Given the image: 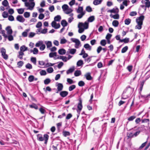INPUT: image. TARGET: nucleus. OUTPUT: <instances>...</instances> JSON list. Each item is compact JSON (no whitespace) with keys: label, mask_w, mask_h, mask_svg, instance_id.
I'll list each match as a JSON object with an SVG mask.
<instances>
[{"label":"nucleus","mask_w":150,"mask_h":150,"mask_svg":"<svg viewBox=\"0 0 150 150\" xmlns=\"http://www.w3.org/2000/svg\"><path fill=\"white\" fill-rule=\"evenodd\" d=\"M71 40L73 42L75 43V47L76 48H78L81 46V45L80 41L78 39L71 38Z\"/></svg>","instance_id":"5"},{"label":"nucleus","mask_w":150,"mask_h":150,"mask_svg":"<svg viewBox=\"0 0 150 150\" xmlns=\"http://www.w3.org/2000/svg\"><path fill=\"white\" fill-rule=\"evenodd\" d=\"M6 30L7 32V35L12 34L13 33L12 29L10 26H8L6 28Z\"/></svg>","instance_id":"10"},{"label":"nucleus","mask_w":150,"mask_h":150,"mask_svg":"<svg viewBox=\"0 0 150 150\" xmlns=\"http://www.w3.org/2000/svg\"><path fill=\"white\" fill-rule=\"evenodd\" d=\"M128 47L127 46H126L123 47L122 50L121 52L122 53H124L125 52L128 50Z\"/></svg>","instance_id":"42"},{"label":"nucleus","mask_w":150,"mask_h":150,"mask_svg":"<svg viewBox=\"0 0 150 150\" xmlns=\"http://www.w3.org/2000/svg\"><path fill=\"white\" fill-rule=\"evenodd\" d=\"M54 71V70L52 67H50L47 69V71L49 73H52Z\"/></svg>","instance_id":"35"},{"label":"nucleus","mask_w":150,"mask_h":150,"mask_svg":"<svg viewBox=\"0 0 150 150\" xmlns=\"http://www.w3.org/2000/svg\"><path fill=\"white\" fill-rule=\"evenodd\" d=\"M73 13H71L69 15V16L70 17L68 18V22L69 23H71L74 19L73 17Z\"/></svg>","instance_id":"30"},{"label":"nucleus","mask_w":150,"mask_h":150,"mask_svg":"<svg viewBox=\"0 0 150 150\" xmlns=\"http://www.w3.org/2000/svg\"><path fill=\"white\" fill-rule=\"evenodd\" d=\"M68 93L67 91H62L60 92V95L63 97H64L67 96L68 94Z\"/></svg>","instance_id":"12"},{"label":"nucleus","mask_w":150,"mask_h":150,"mask_svg":"<svg viewBox=\"0 0 150 150\" xmlns=\"http://www.w3.org/2000/svg\"><path fill=\"white\" fill-rule=\"evenodd\" d=\"M38 50L36 48H34L33 49V54H38Z\"/></svg>","instance_id":"57"},{"label":"nucleus","mask_w":150,"mask_h":150,"mask_svg":"<svg viewBox=\"0 0 150 150\" xmlns=\"http://www.w3.org/2000/svg\"><path fill=\"white\" fill-rule=\"evenodd\" d=\"M81 74V72L80 70H76L75 71L74 74L75 76H78Z\"/></svg>","instance_id":"31"},{"label":"nucleus","mask_w":150,"mask_h":150,"mask_svg":"<svg viewBox=\"0 0 150 150\" xmlns=\"http://www.w3.org/2000/svg\"><path fill=\"white\" fill-rule=\"evenodd\" d=\"M80 14L78 15L77 18L79 19L81 18L83 16L85 15V13H79Z\"/></svg>","instance_id":"50"},{"label":"nucleus","mask_w":150,"mask_h":150,"mask_svg":"<svg viewBox=\"0 0 150 150\" xmlns=\"http://www.w3.org/2000/svg\"><path fill=\"white\" fill-rule=\"evenodd\" d=\"M83 106L82 104V101L81 100H79V102L77 106L78 109L77 110V111L78 113L80 115V112L82 109Z\"/></svg>","instance_id":"7"},{"label":"nucleus","mask_w":150,"mask_h":150,"mask_svg":"<svg viewBox=\"0 0 150 150\" xmlns=\"http://www.w3.org/2000/svg\"><path fill=\"white\" fill-rule=\"evenodd\" d=\"M85 76L87 80H91L92 79V77L90 75V74L89 73L86 74L85 75Z\"/></svg>","instance_id":"18"},{"label":"nucleus","mask_w":150,"mask_h":150,"mask_svg":"<svg viewBox=\"0 0 150 150\" xmlns=\"http://www.w3.org/2000/svg\"><path fill=\"white\" fill-rule=\"evenodd\" d=\"M81 26L83 27L84 29H87L88 27V23L87 21H86L84 23L80 22L79 23Z\"/></svg>","instance_id":"8"},{"label":"nucleus","mask_w":150,"mask_h":150,"mask_svg":"<svg viewBox=\"0 0 150 150\" xmlns=\"http://www.w3.org/2000/svg\"><path fill=\"white\" fill-rule=\"evenodd\" d=\"M57 89L58 91H62L63 87V85L62 83H58L57 85Z\"/></svg>","instance_id":"14"},{"label":"nucleus","mask_w":150,"mask_h":150,"mask_svg":"<svg viewBox=\"0 0 150 150\" xmlns=\"http://www.w3.org/2000/svg\"><path fill=\"white\" fill-rule=\"evenodd\" d=\"M19 55L18 57L20 59H23V56L24 54V53L21 51H19L18 52Z\"/></svg>","instance_id":"27"},{"label":"nucleus","mask_w":150,"mask_h":150,"mask_svg":"<svg viewBox=\"0 0 150 150\" xmlns=\"http://www.w3.org/2000/svg\"><path fill=\"white\" fill-rule=\"evenodd\" d=\"M64 63L62 62H60L57 65V67L59 69H60L63 66Z\"/></svg>","instance_id":"63"},{"label":"nucleus","mask_w":150,"mask_h":150,"mask_svg":"<svg viewBox=\"0 0 150 150\" xmlns=\"http://www.w3.org/2000/svg\"><path fill=\"white\" fill-rule=\"evenodd\" d=\"M30 60L34 64L36 65V59L35 57H32L31 58Z\"/></svg>","instance_id":"39"},{"label":"nucleus","mask_w":150,"mask_h":150,"mask_svg":"<svg viewBox=\"0 0 150 150\" xmlns=\"http://www.w3.org/2000/svg\"><path fill=\"white\" fill-rule=\"evenodd\" d=\"M111 10L112 13H117L119 12V9L116 7H115Z\"/></svg>","instance_id":"25"},{"label":"nucleus","mask_w":150,"mask_h":150,"mask_svg":"<svg viewBox=\"0 0 150 150\" xmlns=\"http://www.w3.org/2000/svg\"><path fill=\"white\" fill-rule=\"evenodd\" d=\"M63 134L64 136L65 137L70 135V133L69 132L65 131H64L63 132Z\"/></svg>","instance_id":"32"},{"label":"nucleus","mask_w":150,"mask_h":150,"mask_svg":"<svg viewBox=\"0 0 150 150\" xmlns=\"http://www.w3.org/2000/svg\"><path fill=\"white\" fill-rule=\"evenodd\" d=\"M67 81L70 84H72L74 83L73 80L70 79H67Z\"/></svg>","instance_id":"59"},{"label":"nucleus","mask_w":150,"mask_h":150,"mask_svg":"<svg viewBox=\"0 0 150 150\" xmlns=\"http://www.w3.org/2000/svg\"><path fill=\"white\" fill-rule=\"evenodd\" d=\"M46 43L47 48H49L51 47L52 44L51 42L49 41Z\"/></svg>","instance_id":"54"},{"label":"nucleus","mask_w":150,"mask_h":150,"mask_svg":"<svg viewBox=\"0 0 150 150\" xmlns=\"http://www.w3.org/2000/svg\"><path fill=\"white\" fill-rule=\"evenodd\" d=\"M129 39L128 38H126L125 39H122L120 40V42H124L125 43H127L129 42Z\"/></svg>","instance_id":"33"},{"label":"nucleus","mask_w":150,"mask_h":150,"mask_svg":"<svg viewBox=\"0 0 150 150\" xmlns=\"http://www.w3.org/2000/svg\"><path fill=\"white\" fill-rule=\"evenodd\" d=\"M2 4L5 7L8 6V8H9V4L7 0H4L2 2Z\"/></svg>","instance_id":"24"},{"label":"nucleus","mask_w":150,"mask_h":150,"mask_svg":"<svg viewBox=\"0 0 150 150\" xmlns=\"http://www.w3.org/2000/svg\"><path fill=\"white\" fill-rule=\"evenodd\" d=\"M40 74L41 76L45 75L47 73L45 70H42L40 71Z\"/></svg>","instance_id":"55"},{"label":"nucleus","mask_w":150,"mask_h":150,"mask_svg":"<svg viewBox=\"0 0 150 150\" xmlns=\"http://www.w3.org/2000/svg\"><path fill=\"white\" fill-rule=\"evenodd\" d=\"M85 85L84 82L82 81H80L78 83V85L80 86H83Z\"/></svg>","instance_id":"58"},{"label":"nucleus","mask_w":150,"mask_h":150,"mask_svg":"<svg viewBox=\"0 0 150 150\" xmlns=\"http://www.w3.org/2000/svg\"><path fill=\"white\" fill-rule=\"evenodd\" d=\"M112 36L111 34L108 33L106 36V39L107 40H109L111 38Z\"/></svg>","instance_id":"62"},{"label":"nucleus","mask_w":150,"mask_h":150,"mask_svg":"<svg viewBox=\"0 0 150 150\" xmlns=\"http://www.w3.org/2000/svg\"><path fill=\"white\" fill-rule=\"evenodd\" d=\"M51 80L49 79H47L44 81V84L45 85L48 84L50 83Z\"/></svg>","instance_id":"49"},{"label":"nucleus","mask_w":150,"mask_h":150,"mask_svg":"<svg viewBox=\"0 0 150 150\" xmlns=\"http://www.w3.org/2000/svg\"><path fill=\"white\" fill-rule=\"evenodd\" d=\"M25 67L26 68L28 69H31L32 68V66L30 64L28 63L25 66Z\"/></svg>","instance_id":"56"},{"label":"nucleus","mask_w":150,"mask_h":150,"mask_svg":"<svg viewBox=\"0 0 150 150\" xmlns=\"http://www.w3.org/2000/svg\"><path fill=\"white\" fill-rule=\"evenodd\" d=\"M83 64V61L82 60H79L77 62L76 64L78 66H80Z\"/></svg>","instance_id":"46"},{"label":"nucleus","mask_w":150,"mask_h":150,"mask_svg":"<svg viewBox=\"0 0 150 150\" xmlns=\"http://www.w3.org/2000/svg\"><path fill=\"white\" fill-rule=\"evenodd\" d=\"M61 17L60 15H57L54 18V20L56 21H59L61 19Z\"/></svg>","instance_id":"38"},{"label":"nucleus","mask_w":150,"mask_h":150,"mask_svg":"<svg viewBox=\"0 0 150 150\" xmlns=\"http://www.w3.org/2000/svg\"><path fill=\"white\" fill-rule=\"evenodd\" d=\"M67 40L64 38L61 39L60 40V43L61 44H64L66 43Z\"/></svg>","instance_id":"43"},{"label":"nucleus","mask_w":150,"mask_h":150,"mask_svg":"<svg viewBox=\"0 0 150 150\" xmlns=\"http://www.w3.org/2000/svg\"><path fill=\"white\" fill-rule=\"evenodd\" d=\"M137 15V13L136 11H132L130 13L129 15L131 16H134Z\"/></svg>","instance_id":"60"},{"label":"nucleus","mask_w":150,"mask_h":150,"mask_svg":"<svg viewBox=\"0 0 150 150\" xmlns=\"http://www.w3.org/2000/svg\"><path fill=\"white\" fill-rule=\"evenodd\" d=\"M86 10V11L89 12H90L92 11V8L89 6H87Z\"/></svg>","instance_id":"47"},{"label":"nucleus","mask_w":150,"mask_h":150,"mask_svg":"<svg viewBox=\"0 0 150 150\" xmlns=\"http://www.w3.org/2000/svg\"><path fill=\"white\" fill-rule=\"evenodd\" d=\"M16 19L18 21L22 23L25 20L23 16L21 15L18 16L16 18Z\"/></svg>","instance_id":"9"},{"label":"nucleus","mask_w":150,"mask_h":150,"mask_svg":"<svg viewBox=\"0 0 150 150\" xmlns=\"http://www.w3.org/2000/svg\"><path fill=\"white\" fill-rule=\"evenodd\" d=\"M23 64V62L22 61H20L19 62H18L17 64L19 67H21Z\"/></svg>","instance_id":"61"},{"label":"nucleus","mask_w":150,"mask_h":150,"mask_svg":"<svg viewBox=\"0 0 150 150\" xmlns=\"http://www.w3.org/2000/svg\"><path fill=\"white\" fill-rule=\"evenodd\" d=\"M110 16L111 18H113L115 19H118L119 18V16L118 14H116L114 15H112V14H111L110 15Z\"/></svg>","instance_id":"19"},{"label":"nucleus","mask_w":150,"mask_h":150,"mask_svg":"<svg viewBox=\"0 0 150 150\" xmlns=\"http://www.w3.org/2000/svg\"><path fill=\"white\" fill-rule=\"evenodd\" d=\"M1 52L3 58L5 59H7L8 58V55L6 54V50L4 48H2L1 49Z\"/></svg>","instance_id":"6"},{"label":"nucleus","mask_w":150,"mask_h":150,"mask_svg":"<svg viewBox=\"0 0 150 150\" xmlns=\"http://www.w3.org/2000/svg\"><path fill=\"white\" fill-rule=\"evenodd\" d=\"M43 43V42L42 41H40L38 42L35 44V46L36 47H39L40 46H41L42 44Z\"/></svg>","instance_id":"51"},{"label":"nucleus","mask_w":150,"mask_h":150,"mask_svg":"<svg viewBox=\"0 0 150 150\" xmlns=\"http://www.w3.org/2000/svg\"><path fill=\"white\" fill-rule=\"evenodd\" d=\"M145 4L146 7L149 8L150 6V2L149 1H146Z\"/></svg>","instance_id":"64"},{"label":"nucleus","mask_w":150,"mask_h":150,"mask_svg":"<svg viewBox=\"0 0 150 150\" xmlns=\"http://www.w3.org/2000/svg\"><path fill=\"white\" fill-rule=\"evenodd\" d=\"M78 28H79L78 32L79 33H82L85 29L82 27L79 24L78 25Z\"/></svg>","instance_id":"17"},{"label":"nucleus","mask_w":150,"mask_h":150,"mask_svg":"<svg viewBox=\"0 0 150 150\" xmlns=\"http://www.w3.org/2000/svg\"><path fill=\"white\" fill-rule=\"evenodd\" d=\"M49 136L47 134H45L43 137L42 135L38 134L37 135V139L38 140L40 141H45V144H46L49 139Z\"/></svg>","instance_id":"2"},{"label":"nucleus","mask_w":150,"mask_h":150,"mask_svg":"<svg viewBox=\"0 0 150 150\" xmlns=\"http://www.w3.org/2000/svg\"><path fill=\"white\" fill-rule=\"evenodd\" d=\"M76 12L78 13H85V11H83V7L81 6L79 7L76 10Z\"/></svg>","instance_id":"13"},{"label":"nucleus","mask_w":150,"mask_h":150,"mask_svg":"<svg viewBox=\"0 0 150 150\" xmlns=\"http://www.w3.org/2000/svg\"><path fill=\"white\" fill-rule=\"evenodd\" d=\"M58 53L61 55L64 54L66 52L65 50L64 49H61L58 50Z\"/></svg>","instance_id":"16"},{"label":"nucleus","mask_w":150,"mask_h":150,"mask_svg":"<svg viewBox=\"0 0 150 150\" xmlns=\"http://www.w3.org/2000/svg\"><path fill=\"white\" fill-rule=\"evenodd\" d=\"M56 54H57V53L56 52H50L49 54V56L51 58L54 57V56H56Z\"/></svg>","instance_id":"37"},{"label":"nucleus","mask_w":150,"mask_h":150,"mask_svg":"<svg viewBox=\"0 0 150 150\" xmlns=\"http://www.w3.org/2000/svg\"><path fill=\"white\" fill-rule=\"evenodd\" d=\"M34 0H29L30 3L28 2H25V6L26 7H28V9H29L30 10H32L33 9V8L35 6V3L33 1Z\"/></svg>","instance_id":"4"},{"label":"nucleus","mask_w":150,"mask_h":150,"mask_svg":"<svg viewBox=\"0 0 150 150\" xmlns=\"http://www.w3.org/2000/svg\"><path fill=\"white\" fill-rule=\"evenodd\" d=\"M95 19V16H92L89 17L88 19V21L89 22H92L94 21Z\"/></svg>","instance_id":"22"},{"label":"nucleus","mask_w":150,"mask_h":150,"mask_svg":"<svg viewBox=\"0 0 150 150\" xmlns=\"http://www.w3.org/2000/svg\"><path fill=\"white\" fill-rule=\"evenodd\" d=\"M144 19V16H141L138 17L136 19V22L137 24V25L135 26V29L139 30L141 29L142 28V25L143 24V21Z\"/></svg>","instance_id":"1"},{"label":"nucleus","mask_w":150,"mask_h":150,"mask_svg":"<svg viewBox=\"0 0 150 150\" xmlns=\"http://www.w3.org/2000/svg\"><path fill=\"white\" fill-rule=\"evenodd\" d=\"M61 24L63 27H64L67 26V23L65 20H62L61 21Z\"/></svg>","instance_id":"34"},{"label":"nucleus","mask_w":150,"mask_h":150,"mask_svg":"<svg viewBox=\"0 0 150 150\" xmlns=\"http://www.w3.org/2000/svg\"><path fill=\"white\" fill-rule=\"evenodd\" d=\"M84 47L87 50H91V47L88 44H85L84 45Z\"/></svg>","instance_id":"26"},{"label":"nucleus","mask_w":150,"mask_h":150,"mask_svg":"<svg viewBox=\"0 0 150 150\" xmlns=\"http://www.w3.org/2000/svg\"><path fill=\"white\" fill-rule=\"evenodd\" d=\"M30 15V13L27 12H25L24 14V16L26 18H29Z\"/></svg>","instance_id":"48"},{"label":"nucleus","mask_w":150,"mask_h":150,"mask_svg":"<svg viewBox=\"0 0 150 150\" xmlns=\"http://www.w3.org/2000/svg\"><path fill=\"white\" fill-rule=\"evenodd\" d=\"M30 31V29H28L25 30L22 33V35L24 37H26L27 36L28 33Z\"/></svg>","instance_id":"15"},{"label":"nucleus","mask_w":150,"mask_h":150,"mask_svg":"<svg viewBox=\"0 0 150 150\" xmlns=\"http://www.w3.org/2000/svg\"><path fill=\"white\" fill-rule=\"evenodd\" d=\"M34 79V77L33 75L30 76L28 77V80L29 81L31 82L33 81Z\"/></svg>","instance_id":"44"},{"label":"nucleus","mask_w":150,"mask_h":150,"mask_svg":"<svg viewBox=\"0 0 150 150\" xmlns=\"http://www.w3.org/2000/svg\"><path fill=\"white\" fill-rule=\"evenodd\" d=\"M69 53L72 54H74L76 52V50L75 49H69Z\"/></svg>","instance_id":"28"},{"label":"nucleus","mask_w":150,"mask_h":150,"mask_svg":"<svg viewBox=\"0 0 150 150\" xmlns=\"http://www.w3.org/2000/svg\"><path fill=\"white\" fill-rule=\"evenodd\" d=\"M102 0H94L93 3L95 5H97L101 4Z\"/></svg>","instance_id":"20"},{"label":"nucleus","mask_w":150,"mask_h":150,"mask_svg":"<svg viewBox=\"0 0 150 150\" xmlns=\"http://www.w3.org/2000/svg\"><path fill=\"white\" fill-rule=\"evenodd\" d=\"M29 106L30 108H34L35 109H37L38 108V106L35 104L30 105Z\"/></svg>","instance_id":"40"},{"label":"nucleus","mask_w":150,"mask_h":150,"mask_svg":"<svg viewBox=\"0 0 150 150\" xmlns=\"http://www.w3.org/2000/svg\"><path fill=\"white\" fill-rule=\"evenodd\" d=\"M119 23L118 21L117 20H114L112 22V24L113 26L115 27L118 26Z\"/></svg>","instance_id":"29"},{"label":"nucleus","mask_w":150,"mask_h":150,"mask_svg":"<svg viewBox=\"0 0 150 150\" xmlns=\"http://www.w3.org/2000/svg\"><path fill=\"white\" fill-rule=\"evenodd\" d=\"M76 86L74 85H72L69 88V91H71L76 88Z\"/></svg>","instance_id":"36"},{"label":"nucleus","mask_w":150,"mask_h":150,"mask_svg":"<svg viewBox=\"0 0 150 150\" xmlns=\"http://www.w3.org/2000/svg\"><path fill=\"white\" fill-rule=\"evenodd\" d=\"M131 20L129 19H126L125 21V24L127 25H128L131 22Z\"/></svg>","instance_id":"52"},{"label":"nucleus","mask_w":150,"mask_h":150,"mask_svg":"<svg viewBox=\"0 0 150 150\" xmlns=\"http://www.w3.org/2000/svg\"><path fill=\"white\" fill-rule=\"evenodd\" d=\"M8 13L6 11L4 12L2 14V16L4 18H7L8 17Z\"/></svg>","instance_id":"53"},{"label":"nucleus","mask_w":150,"mask_h":150,"mask_svg":"<svg viewBox=\"0 0 150 150\" xmlns=\"http://www.w3.org/2000/svg\"><path fill=\"white\" fill-rule=\"evenodd\" d=\"M106 44V41L105 40H103L100 41V44L102 46H105Z\"/></svg>","instance_id":"45"},{"label":"nucleus","mask_w":150,"mask_h":150,"mask_svg":"<svg viewBox=\"0 0 150 150\" xmlns=\"http://www.w3.org/2000/svg\"><path fill=\"white\" fill-rule=\"evenodd\" d=\"M75 70V67L74 66H72L67 71V74H69L72 73Z\"/></svg>","instance_id":"11"},{"label":"nucleus","mask_w":150,"mask_h":150,"mask_svg":"<svg viewBox=\"0 0 150 150\" xmlns=\"http://www.w3.org/2000/svg\"><path fill=\"white\" fill-rule=\"evenodd\" d=\"M62 8L64 13L67 14L71 13L73 10L69 8L68 6L66 4L63 5L62 6Z\"/></svg>","instance_id":"3"},{"label":"nucleus","mask_w":150,"mask_h":150,"mask_svg":"<svg viewBox=\"0 0 150 150\" xmlns=\"http://www.w3.org/2000/svg\"><path fill=\"white\" fill-rule=\"evenodd\" d=\"M7 38L9 41H11L13 40V37L12 34L7 35L6 38Z\"/></svg>","instance_id":"23"},{"label":"nucleus","mask_w":150,"mask_h":150,"mask_svg":"<svg viewBox=\"0 0 150 150\" xmlns=\"http://www.w3.org/2000/svg\"><path fill=\"white\" fill-rule=\"evenodd\" d=\"M18 13L19 14H22L24 12V9L22 8H21L17 9Z\"/></svg>","instance_id":"41"},{"label":"nucleus","mask_w":150,"mask_h":150,"mask_svg":"<svg viewBox=\"0 0 150 150\" xmlns=\"http://www.w3.org/2000/svg\"><path fill=\"white\" fill-rule=\"evenodd\" d=\"M20 51H21L23 52H24L28 50V48L25 45H23L20 47Z\"/></svg>","instance_id":"21"}]
</instances>
